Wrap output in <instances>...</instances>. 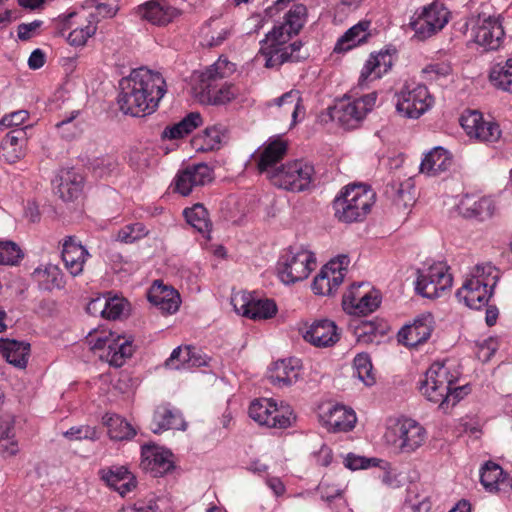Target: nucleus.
Returning <instances> with one entry per match:
<instances>
[{"label":"nucleus","mask_w":512,"mask_h":512,"mask_svg":"<svg viewBox=\"0 0 512 512\" xmlns=\"http://www.w3.org/2000/svg\"><path fill=\"white\" fill-rule=\"evenodd\" d=\"M120 110L134 117L153 113L166 93V82L158 72L141 67L120 81Z\"/></svg>","instance_id":"obj_1"},{"label":"nucleus","mask_w":512,"mask_h":512,"mask_svg":"<svg viewBox=\"0 0 512 512\" xmlns=\"http://www.w3.org/2000/svg\"><path fill=\"white\" fill-rule=\"evenodd\" d=\"M306 11L303 4L294 5L285 15L284 22L274 26L260 42L265 67L279 68L284 63L300 62L307 58L308 55L301 51V41L289 43L292 36L298 34L303 27Z\"/></svg>","instance_id":"obj_2"},{"label":"nucleus","mask_w":512,"mask_h":512,"mask_svg":"<svg viewBox=\"0 0 512 512\" xmlns=\"http://www.w3.org/2000/svg\"><path fill=\"white\" fill-rule=\"evenodd\" d=\"M459 373L452 372L445 363L434 362L420 382V392L427 400L439 405L444 411L454 407L471 391L469 385L455 386Z\"/></svg>","instance_id":"obj_3"},{"label":"nucleus","mask_w":512,"mask_h":512,"mask_svg":"<svg viewBox=\"0 0 512 512\" xmlns=\"http://www.w3.org/2000/svg\"><path fill=\"white\" fill-rule=\"evenodd\" d=\"M499 280L498 271L491 264L476 265L456 292V298L470 309L487 306Z\"/></svg>","instance_id":"obj_4"},{"label":"nucleus","mask_w":512,"mask_h":512,"mask_svg":"<svg viewBox=\"0 0 512 512\" xmlns=\"http://www.w3.org/2000/svg\"><path fill=\"white\" fill-rule=\"evenodd\" d=\"M227 60L218 59L207 67L199 75L196 86L199 100L210 105H224L233 100L238 94V89L232 84L219 87L218 81L222 80L231 71Z\"/></svg>","instance_id":"obj_5"},{"label":"nucleus","mask_w":512,"mask_h":512,"mask_svg":"<svg viewBox=\"0 0 512 512\" xmlns=\"http://www.w3.org/2000/svg\"><path fill=\"white\" fill-rule=\"evenodd\" d=\"M374 201L375 193L371 188L363 184L346 186L333 202L335 216L345 223L361 221L369 213Z\"/></svg>","instance_id":"obj_6"},{"label":"nucleus","mask_w":512,"mask_h":512,"mask_svg":"<svg viewBox=\"0 0 512 512\" xmlns=\"http://www.w3.org/2000/svg\"><path fill=\"white\" fill-rule=\"evenodd\" d=\"M315 170L314 166L303 160H294L272 170L270 180L273 185L291 192H303L310 188Z\"/></svg>","instance_id":"obj_7"},{"label":"nucleus","mask_w":512,"mask_h":512,"mask_svg":"<svg viewBox=\"0 0 512 512\" xmlns=\"http://www.w3.org/2000/svg\"><path fill=\"white\" fill-rule=\"evenodd\" d=\"M316 267L314 253L302 248H290L278 260L277 273L284 284L306 279Z\"/></svg>","instance_id":"obj_8"},{"label":"nucleus","mask_w":512,"mask_h":512,"mask_svg":"<svg viewBox=\"0 0 512 512\" xmlns=\"http://www.w3.org/2000/svg\"><path fill=\"white\" fill-rule=\"evenodd\" d=\"M86 340L92 350H103L101 357L114 367H121L133 354L131 341L110 331L90 332Z\"/></svg>","instance_id":"obj_9"},{"label":"nucleus","mask_w":512,"mask_h":512,"mask_svg":"<svg viewBox=\"0 0 512 512\" xmlns=\"http://www.w3.org/2000/svg\"><path fill=\"white\" fill-rule=\"evenodd\" d=\"M384 437L399 453L411 454L425 442L426 430L415 420L403 419L390 426Z\"/></svg>","instance_id":"obj_10"},{"label":"nucleus","mask_w":512,"mask_h":512,"mask_svg":"<svg viewBox=\"0 0 512 512\" xmlns=\"http://www.w3.org/2000/svg\"><path fill=\"white\" fill-rule=\"evenodd\" d=\"M449 16L450 12L442 4L432 3L416 12L408 27L414 32V39L425 41L445 27Z\"/></svg>","instance_id":"obj_11"},{"label":"nucleus","mask_w":512,"mask_h":512,"mask_svg":"<svg viewBox=\"0 0 512 512\" xmlns=\"http://www.w3.org/2000/svg\"><path fill=\"white\" fill-rule=\"evenodd\" d=\"M395 97L397 113L410 119H418L434 103L432 95L424 84L405 85Z\"/></svg>","instance_id":"obj_12"},{"label":"nucleus","mask_w":512,"mask_h":512,"mask_svg":"<svg viewBox=\"0 0 512 512\" xmlns=\"http://www.w3.org/2000/svg\"><path fill=\"white\" fill-rule=\"evenodd\" d=\"M376 100V92H371L352 101L341 100L331 109L330 117L345 129L356 128L367 113L373 109Z\"/></svg>","instance_id":"obj_13"},{"label":"nucleus","mask_w":512,"mask_h":512,"mask_svg":"<svg viewBox=\"0 0 512 512\" xmlns=\"http://www.w3.org/2000/svg\"><path fill=\"white\" fill-rule=\"evenodd\" d=\"M249 416L259 425L284 429L291 425L289 406L278 407L270 398L255 399L249 406Z\"/></svg>","instance_id":"obj_14"},{"label":"nucleus","mask_w":512,"mask_h":512,"mask_svg":"<svg viewBox=\"0 0 512 512\" xmlns=\"http://www.w3.org/2000/svg\"><path fill=\"white\" fill-rule=\"evenodd\" d=\"M452 276L442 263L431 265L427 269L419 270L416 280V292L426 298H437L441 292L452 286Z\"/></svg>","instance_id":"obj_15"},{"label":"nucleus","mask_w":512,"mask_h":512,"mask_svg":"<svg viewBox=\"0 0 512 512\" xmlns=\"http://www.w3.org/2000/svg\"><path fill=\"white\" fill-rule=\"evenodd\" d=\"M231 303L238 314L253 320L269 319L277 312V306L273 300L254 298L248 292L235 294Z\"/></svg>","instance_id":"obj_16"},{"label":"nucleus","mask_w":512,"mask_h":512,"mask_svg":"<svg viewBox=\"0 0 512 512\" xmlns=\"http://www.w3.org/2000/svg\"><path fill=\"white\" fill-rule=\"evenodd\" d=\"M460 123L470 139L482 143H494L501 137L499 125L493 121H485L478 111H469L461 116Z\"/></svg>","instance_id":"obj_17"},{"label":"nucleus","mask_w":512,"mask_h":512,"mask_svg":"<svg viewBox=\"0 0 512 512\" xmlns=\"http://www.w3.org/2000/svg\"><path fill=\"white\" fill-rule=\"evenodd\" d=\"M213 179V169L206 163L188 165L176 174L174 190L182 196H188L193 189L204 186Z\"/></svg>","instance_id":"obj_18"},{"label":"nucleus","mask_w":512,"mask_h":512,"mask_svg":"<svg viewBox=\"0 0 512 512\" xmlns=\"http://www.w3.org/2000/svg\"><path fill=\"white\" fill-rule=\"evenodd\" d=\"M505 32L500 16H479L474 27V40L486 51L501 47Z\"/></svg>","instance_id":"obj_19"},{"label":"nucleus","mask_w":512,"mask_h":512,"mask_svg":"<svg viewBox=\"0 0 512 512\" xmlns=\"http://www.w3.org/2000/svg\"><path fill=\"white\" fill-rule=\"evenodd\" d=\"M141 467L153 477H160L174 468L173 454L160 446L144 445L141 450Z\"/></svg>","instance_id":"obj_20"},{"label":"nucleus","mask_w":512,"mask_h":512,"mask_svg":"<svg viewBox=\"0 0 512 512\" xmlns=\"http://www.w3.org/2000/svg\"><path fill=\"white\" fill-rule=\"evenodd\" d=\"M433 329V316L424 313L415 318L414 322L405 325L398 333V341L405 346L416 347L426 342Z\"/></svg>","instance_id":"obj_21"},{"label":"nucleus","mask_w":512,"mask_h":512,"mask_svg":"<svg viewBox=\"0 0 512 512\" xmlns=\"http://www.w3.org/2000/svg\"><path fill=\"white\" fill-rule=\"evenodd\" d=\"M56 193L65 201H74L83 191L84 178L73 168H63L54 180Z\"/></svg>","instance_id":"obj_22"},{"label":"nucleus","mask_w":512,"mask_h":512,"mask_svg":"<svg viewBox=\"0 0 512 512\" xmlns=\"http://www.w3.org/2000/svg\"><path fill=\"white\" fill-rule=\"evenodd\" d=\"M150 429L155 434L170 429L185 430L186 423L178 409L172 407L169 403H164L156 407Z\"/></svg>","instance_id":"obj_23"},{"label":"nucleus","mask_w":512,"mask_h":512,"mask_svg":"<svg viewBox=\"0 0 512 512\" xmlns=\"http://www.w3.org/2000/svg\"><path fill=\"white\" fill-rule=\"evenodd\" d=\"M301 368V361L297 358L278 360L269 370L268 378L275 386L289 387L298 381Z\"/></svg>","instance_id":"obj_24"},{"label":"nucleus","mask_w":512,"mask_h":512,"mask_svg":"<svg viewBox=\"0 0 512 512\" xmlns=\"http://www.w3.org/2000/svg\"><path fill=\"white\" fill-rule=\"evenodd\" d=\"M303 338L315 347H331L339 340V334L333 321L323 319L313 322L303 333Z\"/></svg>","instance_id":"obj_25"},{"label":"nucleus","mask_w":512,"mask_h":512,"mask_svg":"<svg viewBox=\"0 0 512 512\" xmlns=\"http://www.w3.org/2000/svg\"><path fill=\"white\" fill-rule=\"evenodd\" d=\"M62 260L72 276L82 273L88 251L74 236L65 237L62 244Z\"/></svg>","instance_id":"obj_26"},{"label":"nucleus","mask_w":512,"mask_h":512,"mask_svg":"<svg viewBox=\"0 0 512 512\" xmlns=\"http://www.w3.org/2000/svg\"><path fill=\"white\" fill-rule=\"evenodd\" d=\"M148 300L162 312L173 314L178 311L181 299L177 290L156 281L148 292Z\"/></svg>","instance_id":"obj_27"},{"label":"nucleus","mask_w":512,"mask_h":512,"mask_svg":"<svg viewBox=\"0 0 512 512\" xmlns=\"http://www.w3.org/2000/svg\"><path fill=\"white\" fill-rule=\"evenodd\" d=\"M325 427L332 432H348L356 423V415L352 409L342 405H335L321 415Z\"/></svg>","instance_id":"obj_28"},{"label":"nucleus","mask_w":512,"mask_h":512,"mask_svg":"<svg viewBox=\"0 0 512 512\" xmlns=\"http://www.w3.org/2000/svg\"><path fill=\"white\" fill-rule=\"evenodd\" d=\"M138 15L153 25H167L177 15V10L165 2L151 0L137 8Z\"/></svg>","instance_id":"obj_29"},{"label":"nucleus","mask_w":512,"mask_h":512,"mask_svg":"<svg viewBox=\"0 0 512 512\" xmlns=\"http://www.w3.org/2000/svg\"><path fill=\"white\" fill-rule=\"evenodd\" d=\"M287 149V142L279 138L270 140L264 144L257 160L259 171L267 173L270 178L271 171L277 169L274 168V166L284 158Z\"/></svg>","instance_id":"obj_30"},{"label":"nucleus","mask_w":512,"mask_h":512,"mask_svg":"<svg viewBox=\"0 0 512 512\" xmlns=\"http://www.w3.org/2000/svg\"><path fill=\"white\" fill-rule=\"evenodd\" d=\"M393 65V56L388 51L371 54L362 68L359 85L364 86L368 81L378 79L387 73Z\"/></svg>","instance_id":"obj_31"},{"label":"nucleus","mask_w":512,"mask_h":512,"mask_svg":"<svg viewBox=\"0 0 512 512\" xmlns=\"http://www.w3.org/2000/svg\"><path fill=\"white\" fill-rule=\"evenodd\" d=\"M30 344L11 340L0 339V352L6 361L17 368H25L28 362Z\"/></svg>","instance_id":"obj_32"},{"label":"nucleus","mask_w":512,"mask_h":512,"mask_svg":"<svg viewBox=\"0 0 512 512\" xmlns=\"http://www.w3.org/2000/svg\"><path fill=\"white\" fill-rule=\"evenodd\" d=\"M385 194L399 208H408L415 202L414 184L411 178L403 182L393 181L386 186Z\"/></svg>","instance_id":"obj_33"},{"label":"nucleus","mask_w":512,"mask_h":512,"mask_svg":"<svg viewBox=\"0 0 512 512\" xmlns=\"http://www.w3.org/2000/svg\"><path fill=\"white\" fill-rule=\"evenodd\" d=\"M102 479L121 496H125L136 486L134 477L125 467L103 470Z\"/></svg>","instance_id":"obj_34"},{"label":"nucleus","mask_w":512,"mask_h":512,"mask_svg":"<svg viewBox=\"0 0 512 512\" xmlns=\"http://www.w3.org/2000/svg\"><path fill=\"white\" fill-rule=\"evenodd\" d=\"M452 165V158L447 150L435 147L422 160L420 171L429 175H437L447 171Z\"/></svg>","instance_id":"obj_35"},{"label":"nucleus","mask_w":512,"mask_h":512,"mask_svg":"<svg viewBox=\"0 0 512 512\" xmlns=\"http://www.w3.org/2000/svg\"><path fill=\"white\" fill-rule=\"evenodd\" d=\"M24 129H14L6 134L0 144L2 156L10 163H14L23 156V147L26 143Z\"/></svg>","instance_id":"obj_36"},{"label":"nucleus","mask_w":512,"mask_h":512,"mask_svg":"<svg viewBox=\"0 0 512 512\" xmlns=\"http://www.w3.org/2000/svg\"><path fill=\"white\" fill-rule=\"evenodd\" d=\"M463 215L466 218H473L479 221L490 219L495 212V203L490 197H482L469 203V200L462 202Z\"/></svg>","instance_id":"obj_37"},{"label":"nucleus","mask_w":512,"mask_h":512,"mask_svg":"<svg viewBox=\"0 0 512 512\" xmlns=\"http://www.w3.org/2000/svg\"><path fill=\"white\" fill-rule=\"evenodd\" d=\"M344 274H334L324 266L314 278L312 290L317 295H331L343 282Z\"/></svg>","instance_id":"obj_38"},{"label":"nucleus","mask_w":512,"mask_h":512,"mask_svg":"<svg viewBox=\"0 0 512 512\" xmlns=\"http://www.w3.org/2000/svg\"><path fill=\"white\" fill-rule=\"evenodd\" d=\"M104 423L108 428L109 437L113 440H128L136 434L132 425L119 415L106 414Z\"/></svg>","instance_id":"obj_39"},{"label":"nucleus","mask_w":512,"mask_h":512,"mask_svg":"<svg viewBox=\"0 0 512 512\" xmlns=\"http://www.w3.org/2000/svg\"><path fill=\"white\" fill-rule=\"evenodd\" d=\"M351 305L354 313L366 315L377 309L380 299L377 294L365 293L362 296H356L353 290L349 291L343 298V304Z\"/></svg>","instance_id":"obj_40"},{"label":"nucleus","mask_w":512,"mask_h":512,"mask_svg":"<svg viewBox=\"0 0 512 512\" xmlns=\"http://www.w3.org/2000/svg\"><path fill=\"white\" fill-rule=\"evenodd\" d=\"M369 26L370 23L368 21H362L349 28L341 38H339L336 44V49L349 50L356 45L365 42L369 36L367 32Z\"/></svg>","instance_id":"obj_41"},{"label":"nucleus","mask_w":512,"mask_h":512,"mask_svg":"<svg viewBox=\"0 0 512 512\" xmlns=\"http://www.w3.org/2000/svg\"><path fill=\"white\" fill-rule=\"evenodd\" d=\"M489 79L496 88L512 93V59L495 64L491 68Z\"/></svg>","instance_id":"obj_42"},{"label":"nucleus","mask_w":512,"mask_h":512,"mask_svg":"<svg viewBox=\"0 0 512 512\" xmlns=\"http://www.w3.org/2000/svg\"><path fill=\"white\" fill-rule=\"evenodd\" d=\"M14 419L6 416L0 420V453L3 456H13L18 452L17 443L13 440Z\"/></svg>","instance_id":"obj_43"},{"label":"nucleus","mask_w":512,"mask_h":512,"mask_svg":"<svg viewBox=\"0 0 512 512\" xmlns=\"http://www.w3.org/2000/svg\"><path fill=\"white\" fill-rule=\"evenodd\" d=\"M184 215L187 222L198 232H210L211 222L208 217V211L202 204H195L191 208H186Z\"/></svg>","instance_id":"obj_44"},{"label":"nucleus","mask_w":512,"mask_h":512,"mask_svg":"<svg viewBox=\"0 0 512 512\" xmlns=\"http://www.w3.org/2000/svg\"><path fill=\"white\" fill-rule=\"evenodd\" d=\"M503 469L496 463L488 461L484 464L480 471V481L486 490L496 491L498 485L503 483Z\"/></svg>","instance_id":"obj_45"},{"label":"nucleus","mask_w":512,"mask_h":512,"mask_svg":"<svg viewBox=\"0 0 512 512\" xmlns=\"http://www.w3.org/2000/svg\"><path fill=\"white\" fill-rule=\"evenodd\" d=\"M99 304L103 306L100 311L101 315L108 319L119 318L124 313L127 306V302L123 298L112 297L104 301L101 299L92 300L88 305V309H91V307L96 308Z\"/></svg>","instance_id":"obj_46"},{"label":"nucleus","mask_w":512,"mask_h":512,"mask_svg":"<svg viewBox=\"0 0 512 512\" xmlns=\"http://www.w3.org/2000/svg\"><path fill=\"white\" fill-rule=\"evenodd\" d=\"M354 376H356L366 386H372L376 382L373 366L368 354L360 353L355 356L353 361Z\"/></svg>","instance_id":"obj_47"},{"label":"nucleus","mask_w":512,"mask_h":512,"mask_svg":"<svg viewBox=\"0 0 512 512\" xmlns=\"http://www.w3.org/2000/svg\"><path fill=\"white\" fill-rule=\"evenodd\" d=\"M98 21L99 19L90 14L88 24L85 27L72 30L67 37V42L71 46L85 45L87 40L96 33Z\"/></svg>","instance_id":"obj_48"},{"label":"nucleus","mask_w":512,"mask_h":512,"mask_svg":"<svg viewBox=\"0 0 512 512\" xmlns=\"http://www.w3.org/2000/svg\"><path fill=\"white\" fill-rule=\"evenodd\" d=\"M40 282L44 289H61L64 286L63 273L56 265H47L44 270L38 271Z\"/></svg>","instance_id":"obj_49"},{"label":"nucleus","mask_w":512,"mask_h":512,"mask_svg":"<svg viewBox=\"0 0 512 512\" xmlns=\"http://www.w3.org/2000/svg\"><path fill=\"white\" fill-rule=\"evenodd\" d=\"M24 254L21 248L13 241H0V264L17 265Z\"/></svg>","instance_id":"obj_50"},{"label":"nucleus","mask_w":512,"mask_h":512,"mask_svg":"<svg viewBox=\"0 0 512 512\" xmlns=\"http://www.w3.org/2000/svg\"><path fill=\"white\" fill-rule=\"evenodd\" d=\"M78 115L79 111H72L69 116L65 117L56 124V128L58 129L62 138L71 140L81 133L82 129L80 124L74 121Z\"/></svg>","instance_id":"obj_51"},{"label":"nucleus","mask_w":512,"mask_h":512,"mask_svg":"<svg viewBox=\"0 0 512 512\" xmlns=\"http://www.w3.org/2000/svg\"><path fill=\"white\" fill-rule=\"evenodd\" d=\"M226 129L223 125H214L211 127H207L203 131V135L201 136L203 140L202 148L205 150H214L219 148L224 136Z\"/></svg>","instance_id":"obj_52"},{"label":"nucleus","mask_w":512,"mask_h":512,"mask_svg":"<svg viewBox=\"0 0 512 512\" xmlns=\"http://www.w3.org/2000/svg\"><path fill=\"white\" fill-rule=\"evenodd\" d=\"M147 234L146 228L142 223H133L121 228L116 236V240L123 243H133Z\"/></svg>","instance_id":"obj_53"},{"label":"nucleus","mask_w":512,"mask_h":512,"mask_svg":"<svg viewBox=\"0 0 512 512\" xmlns=\"http://www.w3.org/2000/svg\"><path fill=\"white\" fill-rule=\"evenodd\" d=\"M190 353H192L191 346H186L184 348L177 347L172 351L170 357L166 360L165 365L176 370L189 369L187 365L190 359Z\"/></svg>","instance_id":"obj_54"},{"label":"nucleus","mask_w":512,"mask_h":512,"mask_svg":"<svg viewBox=\"0 0 512 512\" xmlns=\"http://www.w3.org/2000/svg\"><path fill=\"white\" fill-rule=\"evenodd\" d=\"M63 436L69 440H92L99 438L96 427L89 425L73 426L63 433Z\"/></svg>","instance_id":"obj_55"},{"label":"nucleus","mask_w":512,"mask_h":512,"mask_svg":"<svg viewBox=\"0 0 512 512\" xmlns=\"http://www.w3.org/2000/svg\"><path fill=\"white\" fill-rule=\"evenodd\" d=\"M117 166L118 163L116 159L112 156L96 158L91 163L93 173L100 178L110 175L113 171L116 170Z\"/></svg>","instance_id":"obj_56"},{"label":"nucleus","mask_w":512,"mask_h":512,"mask_svg":"<svg viewBox=\"0 0 512 512\" xmlns=\"http://www.w3.org/2000/svg\"><path fill=\"white\" fill-rule=\"evenodd\" d=\"M300 92L298 90H290L284 93L282 96L273 100V104L282 106L284 104H290L293 106L292 118L295 121L300 109Z\"/></svg>","instance_id":"obj_57"},{"label":"nucleus","mask_w":512,"mask_h":512,"mask_svg":"<svg viewBox=\"0 0 512 512\" xmlns=\"http://www.w3.org/2000/svg\"><path fill=\"white\" fill-rule=\"evenodd\" d=\"M452 72L450 63L441 61L427 65L423 69V73L430 76L431 79H439L441 77H447Z\"/></svg>","instance_id":"obj_58"},{"label":"nucleus","mask_w":512,"mask_h":512,"mask_svg":"<svg viewBox=\"0 0 512 512\" xmlns=\"http://www.w3.org/2000/svg\"><path fill=\"white\" fill-rule=\"evenodd\" d=\"M28 118V112L25 110H19L5 115L0 120V127L9 128L13 126L22 125Z\"/></svg>","instance_id":"obj_59"},{"label":"nucleus","mask_w":512,"mask_h":512,"mask_svg":"<svg viewBox=\"0 0 512 512\" xmlns=\"http://www.w3.org/2000/svg\"><path fill=\"white\" fill-rule=\"evenodd\" d=\"M202 124V117L198 112H191L178 122V126L184 128V132L191 133Z\"/></svg>","instance_id":"obj_60"},{"label":"nucleus","mask_w":512,"mask_h":512,"mask_svg":"<svg viewBox=\"0 0 512 512\" xmlns=\"http://www.w3.org/2000/svg\"><path fill=\"white\" fill-rule=\"evenodd\" d=\"M41 20H34L30 23H21L17 28L18 38L20 40H28L32 37L33 32H35L41 25Z\"/></svg>","instance_id":"obj_61"},{"label":"nucleus","mask_w":512,"mask_h":512,"mask_svg":"<svg viewBox=\"0 0 512 512\" xmlns=\"http://www.w3.org/2000/svg\"><path fill=\"white\" fill-rule=\"evenodd\" d=\"M349 262L347 255H339L337 258L329 261L324 267L334 272V274H344L343 271L346 270Z\"/></svg>","instance_id":"obj_62"},{"label":"nucleus","mask_w":512,"mask_h":512,"mask_svg":"<svg viewBox=\"0 0 512 512\" xmlns=\"http://www.w3.org/2000/svg\"><path fill=\"white\" fill-rule=\"evenodd\" d=\"M229 34L230 30L228 27H223L219 31H214L211 35L207 34L206 36L209 37L207 39V45L209 47H217L227 39Z\"/></svg>","instance_id":"obj_63"},{"label":"nucleus","mask_w":512,"mask_h":512,"mask_svg":"<svg viewBox=\"0 0 512 512\" xmlns=\"http://www.w3.org/2000/svg\"><path fill=\"white\" fill-rule=\"evenodd\" d=\"M497 348V341L493 338H489L480 345L479 357H483L484 360H489L490 357L496 352Z\"/></svg>","instance_id":"obj_64"}]
</instances>
